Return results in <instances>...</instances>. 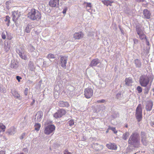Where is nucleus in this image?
Listing matches in <instances>:
<instances>
[{
    "mask_svg": "<svg viewBox=\"0 0 154 154\" xmlns=\"http://www.w3.org/2000/svg\"><path fill=\"white\" fill-rule=\"evenodd\" d=\"M27 17L32 20H38L41 18V14L38 10L32 8L29 12Z\"/></svg>",
    "mask_w": 154,
    "mask_h": 154,
    "instance_id": "1",
    "label": "nucleus"
},
{
    "mask_svg": "<svg viewBox=\"0 0 154 154\" xmlns=\"http://www.w3.org/2000/svg\"><path fill=\"white\" fill-rule=\"evenodd\" d=\"M140 138L139 135L137 132L134 133L131 136L128 141L129 144L132 145L135 147H138L140 145Z\"/></svg>",
    "mask_w": 154,
    "mask_h": 154,
    "instance_id": "2",
    "label": "nucleus"
},
{
    "mask_svg": "<svg viewBox=\"0 0 154 154\" xmlns=\"http://www.w3.org/2000/svg\"><path fill=\"white\" fill-rule=\"evenodd\" d=\"M149 78L147 75H142L140 77L139 82L142 86L146 87L149 84Z\"/></svg>",
    "mask_w": 154,
    "mask_h": 154,
    "instance_id": "3",
    "label": "nucleus"
},
{
    "mask_svg": "<svg viewBox=\"0 0 154 154\" xmlns=\"http://www.w3.org/2000/svg\"><path fill=\"white\" fill-rule=\"evenodd\" d=\"M135 116L138 122H140L142 120V109L141 104H139L136 109Z\"/></svg>",
    "mask_w": 154,
    "mask_h": 154,
    "instance_id": "4",
    "label": "nucleus"
},
{
    "mask_svg": "<svg viewBox=\"0 0 154 154\" xmlns=\"http://www.w3.org/2000/svg\"><path fill=\"white\" fill-rule=\"evenodd\" d=\"M66 112L65 109H60L54 114L53 116L56 119L59 118L66 115Z\"/></svg>",
    "mask_w": 154,
    "mask_h": 154,
    "instance_id": "5",
    "label": "nucleus"
},
{
    "mask_svg": "<svg viewBox=\"0 0 154 154\" xmlns=\"http://www.w3.org/2000/svg\"><path fill=\"white\" fill-rule=\"evenodd\" d=\"M84 94L85 97L89 99L93 95V90L91 88H88L85 89Z\"/></svg>",
    "mask_w": 154,
    "mask_h": 154,
    "instance_id": "6",
    "label": "nucleus"
},
{
    "mask_svg": "<svg viewBox=\"0 0 154 154\" xmlns=\"http://www.w3.org/2000/svg\"><path fill=\"white\" fill-rule=\"evenodd\" d=\"M136 31L140 39H147L146 37V35L144 34L143 31L140 28H136Z\"/></svg>",
    "mask_w": 154,
    "mask_h": 154,
    "instance_id": "7",
    "label": "nucleus"
},
{
    "mask_svg": "<svg viewBox=\"0 0 154 154\" xmlns=\"http://www.w3.org/2000/svg\"><path fill=\"white\" fill-rule=\"evenodd\" d=\"M55 129V126H47L45 128L44 133L47 134H49Z\"/></svg>",
    "mask_w": 154,
    "mask_h": 154,
    "instance_id": "8",
    "label": "nucleus"
},
{
    "mask_svg": "<svg viewBox=\"0 0 154 154\" xmlns=\"http://www.w3.org/2000/svg\"><path fill=\"white\" fill-rule=\"evenodd\" d=\"M141 135V141L143 144L146 145L148 143L146 134L144 132H142Z\"/></svg>",
    "mask_w": 154,
    "mask_h": 154,
    "instance_id": "9",
    "label": "nucleus"
},
{
    "mask_svg": "<svg viewBox=\"0 0 154 154\" xmlns=\"http://www.w3.org/2000/svg\"><path fill=\"white\" fill-rule=\"evenodd\" d=\"M67 60V57L61 56L60 58V64L61 66L64 68H66V64Z\"/></svg>",
    "mask_w": 154,
    "mask_h": 154,
    "instance_id": "10",
    "label": "nucleus"
},
{
    "mask_svg": "<svg viewBox=\"0 0 154 154\" xmlns=\"http://www.w3.org/2000/svg\"><path fill=\"white\" fill-rule=\"evenodd\" d=\"M84 35V33L82 31H80L75 33L73 35V38L75 39L79 40L82 38Z\"/></svg>",
    "mask_w": 154,
    "mask_h": 154,
    "instance_id": "11",
    "label": "nucleus"
},
{
    "mask_svg": "<svg viewBox=\"0 0 154 154\" xmlns=\"http://www.w3.org/2000/svg\"><path fill=\"white\" fill-rule=\"evenodd\" d=\"M42 116L43 113L41 111H38L36 114L35 119L38 122H39L42 119Z\"/></svg>",
    "mask_w": 154,
    "mask_h": 154,
    "instance_id": "12",
    "label": "nucleus"
},
{
    "mask_svg": "<svg viewBox=\"0 0 154 154\" xmlns=\"http://www.w3.org/2000/svg\"><path fill=\"white\" fill-rule=\"evenodd\" d=\"M20 14L18 13V11H14L13 12L12 16L13 17V20L14 22H16L17 21L20 17Z\"/></svg>",
    "mask_w": 154,
    "mask_h": 154,
    "instance_id": "13",
    "label": "nucleus"
},
{
    "mask_svg": "<svg viewBox=\"0 0 154 154\" xmlns=\"http://www.w3.org/2000/svg\"><path fill=\"white\" fill-rule=\"evenodd\" d=\"M143 14L144 18L146 19H149L150 18L151 13L147 9H145L143 10Z\"/></svg>",
    "mask_w": 154,
    "mask_h": 154,
    "instance_id": "14",
    "label": "nucleus"
},
{
    "mask_svg": "<svg viewBox=\"0 0 154 154\" xmlns=\"http://www.w3.org/2000/svg\"><path fill=\"white\" fill-rule=\"evenodd\" d=\"M106 147L109 149L114 150H116L117 149V147L115 143H109L106 145Z\"/></svg>",
    "mask_w": 154,
    "mask_h": 154,
    "instance_id": "15",
    "label": "nucleus"
},
{
    "mask_svg": "<svg viewBox=\"0 0 154 154\" xmlns=\"http://www.w3.org/2000/svg\"><path fill=\"white\" fill-rule=\"evenodd\" d=\"M59 0H50L49 2V5L52 7H55L59 4Z\"/></svg>",
    "mask_w": 154,
    "mask_h": 154,
    "instance_id": "16",
    "label": "nucleus"
},
{
    "mask_svg": "<svg viewBox=\"0 0 154 154\" xmlns=\"http://www.w3.org/2000/svg\"><path fill=\"white\" fill-rule=\"evenodd\" d=\"M101 2L104 5L107 6H112V4L114 2L113 0H102Z\"/></svg>",
    "mask_w": 154,
    "mask_h": 154,
    "instance_id": "17",
    "label": "nucleus"
},
{
    "mask_svg": "<svg viewBox=\"0 0 154 154\" xmlns=\"http://www.w3.org/2000/svg\"><path fill=\"white\" fill-rule=\"evenodd\" d=\"M100 63L99 60L98 58H96L93 60L90 64L89 65V66L91 67H93V66H95Z\"/></svg>",
    "mask_w": 154,
    "mask_h": 154,
    "instance_id": "18",
    "label": "nucleus"
},
{
    "mask_svg": "<svg viewBox=\"0 0 154 154\" xmlns=\"http://www.w3.org/2000/svg\"><path fill=\"white\" fill-rule=\"evenodd\" d=\"M58 105L60 107H68L69 105L68 102H64L63 101H60L58 102Z\"/></svg>",
    "mask_w": 154,
    "mask_h": 154,
    "instance_id": "19",
    "label": "nucleus"
},
{
    "mask_svg": "<svg viewBox=\"0 0 154 154\" xmlns=\"http://www.w3.org/2000/svg\"><path fill=\"white\" fill-rule=\"evenodd\" d=\"M153 102L152 101H148L146 106V109L147 111H150L152 108Z\"/></svg>",
    "mask_w": 154,
    "mask_h": 154,
    "instance_id": "20",
    "label": "nucleus"
},
{
    "mask_svg": "<svg viewBox=\"0 0 154 154\" xmlns=\"http://www.w3.org/2000/svg\"><path fill=\"white\" fill-rule=\"evenodd\" d=\"M125 82V84L128 86L131 85L132 83V79L130 77L126 78Z\"/></svg>",
    "mask_w": 154,
    "mask_h": 154,
    "instance_id": "21",
    "label": "nucleus"
},
{
    "mask_svg": "<svg viewBox=\"0 0 154 154\" xmlns=\"http://www.w3.org/2000/svg\"><path fill=\"white\" fill-rule=\"evenodd\" d=\"M134 63L137 67H140L141 65V63L140 61L138 59H136L134 60Z\"/></svg>",
    "mask_w": 154,
    "mask_h": 154,
    "instance_id": "22",
    "label": "nucleus"
},
{
    "mask_svg": "<svg viewBox=\"0 0 154 154\" xmlns=\"http://www.w3.org/2000/svg\"><path fill=\"white\" fill-rule=\"evenodd\" d=\"M10 17L9 16H6L5 17V22H7L6 23L7 25L8 26H9L10 23Z\"/></svg>",
    "mask_w": 154,
    "mask_h": 154,
    "instance_id": "23",
    "label": "nucleus"
},
{
    "mask_svg": "<svg viewBox=\"0 0 154 154\" xmlns=\"http://www.w3.org/2000/svg\"><path fill=\"white\" fill-rule=\"evenodd\" d=\"M11 93L15 97H20V95L18 93V92L15 90H12Z\"/></svg>",
    "mask_w": 154,
    "mask_h": 154,
    "instance_id": "24",
    "label": "nucleus"
},
{
    "mask_svg": "<svg viewBox=\"0 0 154 154\" xmlns=\"http://www.w3.org/2000/svg\"><path fill=\"white\" fill-rule=\"evenodd\" d=\"M129 135V133L128 132L125 133L122 136V138L124 140H126Z\"/></svg>",
    "mask_w": 154,
    "mask_h": 154,
    "instance_id": "25",
    "label": "nucleus"
},
{
    "mask_svg": "<svg viewBox=\"0 0 154 154\" xmlns=\"http://www.w3.org/2000/svg\"><path fill=\"white\" fill-rule=\"evenodd\" d=\"M47 58L49 59H54L55 57L54 54H49L47 56Z\"/></svg>",
    "mask_w": 154,
    "mask_h": 154,
    "instance_id": "26",
    "label": "nucleus"
},
{
    "mask_svg": "<svg viewBox=\"0 0 154 154\" xmlns=\"http://www.w3.org/2000/svg\"><path fill=\"white\" fill-rule=\"evenodd\" d=\"M137 90L139 93H140L142 91V88L140 86H138L137 88Z\"/></svg>",
    "mask_w": 154,
    "mask_h": 154,
    "instance_id": "27",
    "label": "nucleus"
},
{
    "mask_svg": "<svg viewBox=\"0 0 154 154\" xmlns=\"http://www.w3.org/2000/svg\"><path fill=\"white\" fill-rule=\"evenodd\" d=\"M150 88L147 87H146L144 89V94H148L149 93V90Z\"/></svg>",
    "mask_w": 154,
    "mask_h": 154,
    "instance_id": "28",
    "label": "nucleus"
},
{
    "mask_svg": "<svg viewBox=\"0 0 154 154\" xmlns=\"http://www.w3.org/2000/svg\"><path fill=\"white\" fill-rule=\"evenodd\" d=\"M74 124V121L73 119H70L68 122V124L69 125H73Z\"/></svg>",
    "mask_w": 154,
    "mask_h": 154,
    "instance_id": "29",
    "label": "nucleus"
},
{
    "mask_svg": "<svg viewBox=\"0 0 154 154\" xmlns=\"http://www.w3.org/2000/svg\"><path fill=\"white\" fill-rule=\"evenodd\" d=\"M5 126H0V132L4 131L5 130Z\"/></svg>",
    "mask_w": 154,
    "mask_h": 154,
    "instance_id": "30",
    "label": "nucleus"
},
{
    "mask_svg": "<svg viewBox=\"0 0 154 154\" xmlns=\"http://www.w3.org/2000/svg\"><path fill=\"white\" fill-rule=\"evenodd\" d=\"M30 29L29 27V26H27L25 30V32L26 33H29L30 31Z\"/></svg>",
    "mask_w": 154,
    "mask_h": 154,
    "instance_id": "31",
    "label": "nucleus"
},
{
    "mask_svg": "<svg viewBox=\"0 0 154 154\" xmlns=\"http://www.w3.org/2000/svg\"><path fill=\"white\" fill-rule=\"evenodd\" d=\"M19 55L21 58L25 60L26 59L27 57L25 55H23L21 53H20Z\"/></svg>",
    "mask_w": 154,
    "mask_h": 154,
    "instance_id": "32",
    "label": "nucleus"
},
{
    "mask_svg": "<svg viewBox=\"0 0 154 154\" xmlns=\"http://www.w3.org/2000/svg\"><path fill=\"white\" fill-rule=\"evenodd\" d=\"M28 88H26L24 90V93L25 96H27L28 95Z\"/></svg>",
    "mask_w": 154,
    "mask_h": 154,
    "instance_id": "33",
    "label": "nucleus"
},
{
    "mask_svg": "<svg viewBox=\"0 0 154 154\" xmlns=\"http://www.w3.org/2000/svg\"><path fill=\"white\" fill-rule=\"evenodd\" d=\"M84 3L87 4L86 7H89L91 8L92 7V5L91 3L85 2Z\"/></svg>",
    "mask_w": 154,
    "mask_h": 154,
    "instance_id": "34",
    "label": "nucleus"
},
{
    "mask_svg": "<svg viewBox=\"0 0 154 154\" xmlns=\"http://www.w3.org/2000/svg\"><path fill=\"white\" fill-rule=\"evenodd\" d=\"M105 100L104 99H102L99 100L97 101V103H104L105 102Z\"/></svg>",
    "mask_w": 154,
    "mask_h": 154,
    "instance_id": "35",
    "label": "nucleus"
},
{
    "mask_svg": "<svg viewBox=\"0 0 154 154\" xmlns=\"http://www.w3.org/2000/svg\"><path fill=\"white\" fill-rule=\"evenodd\" d=\"M67 9V7H66L63 9L62 12L63 14H65L66 13Z\"/></svg>",
    "mask_w": 154,
    "mask_h": 154,
    "instance_id": "36",
    "label": "nucleus"
},
{
    "mask_svg": "<svg viewBox=\"0 0 154 154\" xmlns=\"http://www.w3.org/2000/svg\"><path fill=\"white\" fill-rule=\"evenodd\" d=\"M64 154H71V153L69 152L67 150H65L64 152Z\"/></svg>",
    "mask_w": 154,
    "mask_h": 154,
    "instance_id": "37",
    "label": "nucleus"
},
{
    "mask_svg": "<svg viewBox=\"0 0 154 154\" xmlns=\"http://www.w3.org/2000/svg\"><path fill=\"white\" fill-rule=\"evenodd\" d=\"M111 129L114 132V133L116 134L117 133V131L116 130L115 128H111Z\"/></svg>",
    "mask_w": 154,
    "mask_h": 154,
    "instance_id": "38",
    "label": "nucleus"
},
{
    "mask_svg": "<svg viewBox=\"0 0 154 154\" xmlns=\"http://www.w3.org/2000/svg\"><path fill=\"white\" fill-rule=\"evenodd\" d=\"M40 126H37V127H35V130H36L37 131H38L40 128Z\"/></svg>",
    "mask_w": 154,
    "mask_h": 154,
    "instance_id": "39",
    "label": "nucleus"
},
{
    "mask_svg": "<svg viewBox=\"0 0 154 154\" xmlns=\"http://www.w3.org/2000/svg\"><path fill=\"white\" fill-rule=\"evenodd\" d=\"M16 63H15V64H13L12 63L11 65V66L12 68H14L16 67Z\"/></svg>",
    "mask_w": 154,
    "mask_h": 154,
    "instance_id": "40",
    "label": "nucleus"
},
{
    "mask_svg": "<svg viewBox=\"0 0 154 154\" xmlns=\"http://www.w3.org/2000/svg\"><path fill=\"white\" fill-rule=\"evenodd\" d=\"M34 66V65L33 63L32 62H31V61H30L29 63V66H32L33 67Z\"/></svg>",
    "mask_w": 154,
    "mask_h": 154,
    "instance_id": "41",
    "label": "nucleus"
},
{
    "mask_svg": "<svg viewBox=\"0 0 154 154\" xmlns=\"http://www.w3.org/2000/svg\"><path fill=\"white\" fill-rule=\"evenodd\" d=\"M16 79L19 82L20 81V79H21L22 78L19 76H16Z\"/></svg>",
    "mask_w": 154,
    "mask_h": 154,
    "instance_id": "42",
    "label": "nucleus"
},
{
    "mask_svg": "<svg viewBox=\"0 0 154 154\" xmlns=\"http://www.w3.org/2000/svg\"><path fill=\"white\" fill-rule=\"evenodd\" d=\"M136 2H143L144 0H135Z\"/></svg>",
    "mask_w": 154,
    "mask_h": 154,
    "instance_id": "43",
    "label": "nucleus"
},
{
    "mask_svg": "<svg viewBox=\"0 0 154 154\" xmlns=\"http://www.w3.org/2000/svg\"><path fill=\"white\" fill-rule=\"evenodd\" d=\"M0 154H5V151L1 150L0 151Z\"/></svg>",
    "mask_w": 154,
    "mask_h": 154,
    "instance_id": "44",
    "label": "nucleus"
},
{
    "mask_svg": "<svg viewBox=\"0 0 154 154\" xmlns=\"http://www.w3.org/2000/svg\"><path fill=\"white\" fill-rule=\"evenodd\" d=\"M46 125H52V122H49V123H47Z\"/></svg>",
    "mask_w": 154,
    "mask_h": 154,
    "instance_id": "45",
    "label": "nucleus"
},
{
    "mask_svg": "<svg viewBox=\"0 0 154 154\" xmlns=\"http://www.w3.org/2000/svg\"><path fill=\"white\" fill-rule=\"evenodd\" d=\"M2 38L3 39H5L6 38V36H5V34H3L2 35Z\"/></svg>",
    "mask_w": 154,
    "mask_h": 154,
    "instance_id": "46",
    "label": "nucleus"
},
{
    "mask_svg": "<svg viewBox=\"0 0 154 154\" xmlns=\"http://www.w3.org/2000/svg\"><path fill=\"white\" fill-rule=\"evenodd\" d=\"M35 100L34 99H33V100H32V102L31 103V104L32 105H33V104L35 103Z\"/></svg>",
    "mask_w": 154,
    "mask_h": 154,
    "instance_id": "47",
    "label": "nucleus"
},
{
    "mask_svg": "<svg viewBox=\"0 0 154 154\" xmlns=\"http://www.w3.org/2000/svg\"><path fill=\"white\" fill-rule=\"evenodd\" d=\"M135 41H137V42H138V41L137 39H134V42L135 43Z\"/></svg>",
    "mask_w": 154,
    "mask_h": 154,
    "instance_id": "48",
    "label": "nucleus"
},
{
    "mask_svg": "<svg viewBox=\"0 0 154 154\" xmlns=\"http://www.w3.org/2000/svg\"><path fill=\"white\" fill-rule=\"evenodd\" d=\"M35 125H40V124H39L38 123H37Z\"/></svg>",
    "mask_w": 154,
    "mask_h": 154,
    "instance_id": "49",
    "label": "nucleus"
},
{
    "mask_svg": "<svg viewBox=\"0 0 154 154\" xmlns=\"http://www.w3.org/2000/svg\"><path fill=\"white\" fill-rule=\"evenodd\" d=\"M17 154H24L23 153H18Z\"/></svg>",
    "mask_w": 154,
    "mask_h": 154,
    "instance_id": "50",
    "label": "nucleus"
},
{
    "mask_svg": "<svg viewBox=\"0 0 154 154\" xmlns=\"http://www.w3.org/2000/svg\"><path fill=\"white\" fill-rule=\"evenodd\" d=\"M9 49V48L8 50L7 51H8Z\"/></svg>",
    "mask_w": 154,
    "mask_h": 154,
    "instance_id": "51",
    "label": "nucleus"
},
{
    "mask_svg": "<svg viewBox=\"0 0 154 154\" xmlns=\"http://www.w3.org/2000/svg\"><path fill=\"white\" fill-rule=\"evenodd\" d=\"M128 126H125V127L126 128H128Z\"/></svg>",
    "mask_w": 154,
    "mask_h": 154,
    "instance_id": "52",
    "label": "nucleus"
},
{
    "mask_svg": "<svg viewBox=\"0 0 154 154\" xmlns=\"http://www.w3.org/2000/svg\"><path fill=\"white\" fill-rule=\"evenodd\" d=\"M23 137H22V138H21V139H23Z\"/></svg>",
    "mask_w": 154,
    "mask_h": 154,
    "instance_id": "53",
    "label": "nucleus"
},
{
    "mask_svg": "<svg viewBox=\"0 0 154 154\" xmlns=\"http://www.w3.org/2000/svg\"><path fill=\"white\" fill-rule=\"evenodd\" d=\"M134 154H136V153H135Z\"/></svg>",
    "mask_w": 154,
    "mask_h": 154,
    "instance_id": "54",
    "label": "nucleus"
}]
</instances>
